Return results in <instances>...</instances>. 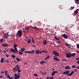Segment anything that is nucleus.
Instances as JSON below:
<instances>
[{"instance_id":"nucleus-33","label":"nucleus","mask_w":79,"mask_h":79,"mask_svg":"<svg viewBox=\"0 0 79 79\" xmlns=\"http://www.w3.org/2000/svg\"><path fill=\"white\" fill-rule=\"evenodd\" d=\"M50 57V56H48L47 57H46V58H45V60H47V59H48L49 58V57Z\"/></svg>"},{"instance_id":"nucleus-27","label":"nucleus","mask_w":79,"mask_h":79,"mask_svg":"<svg viewBox=\"0 0 79 79\" xmlns=\"http://www.w3.org/2000/svg\"><path fill=\"white\" fill-rule=\"evenodd\" d=\"M24 50H25V49L23 48H22L20 50V51H21L22 52H23V51Z\"/></svg>"},{"instance_id":"nucleus-39","label":"nucleus","mask_w":79,"mask_h":79,"mask_svg":"<svg viewBox=\"0 0 79 79\" xmlns=\"http://www.w3.org/2000/svg\"><path fill=\"white\" fill-rule=\"evenodd\" d=\"M72 68H76L75 65H73L72 66H71Z\"/></svg>"},{"instance_id":"nucleus-53","label":"nucleus","mask_w":79,"mask_h":79,"mask_svg":"<svg viewBox=\"0 0 79 79\" xmlns=\"http://www.w3.org/2000/svg\"><path fill=\"white\" fill-rule=\"evenodd\" d=\"M27 63H26V62H25L24 63V64H25V65H27Z\"/></svg>"},{"instance_id":"nucleus-8","label":"nucleus","mask_w":79,"mask_h":79,"mask_svg":"<svg viewBox=\"0 0 79 79\" xmlns=\"http://www.w3.org/2000/svg\"><path fill=\"white\" fill-rule=\"evenodd\" d=\"M10 52L15 53H18V52H16L14 49L11 48L10 49Z\"/></svg>"},{"instance_id":"nucleus-14","label":"nucleus","mask_w":79,"mask_h":79,"mask_svg":"<svg viewBox=\"0 0 79 79\" xmlns=\"http://www.w3.org/2000/svg\"><path fill=\"white\" fill-rule=\"evenodd\" d=\"M30 27H31V28H32L33 29H35V30H36L37 31L39 30V29L37 27H32L31 26Z\"/></svg>"},{"instance_id":"nucleus-36","label":"nucleus","mask_w":79,"mask_h":79,"mask_svg":"<svg viewBox=\"0 0 79 79\" xmlns=\"http://www.w3.org/2000/svg\"><path fill=\"white\" fill-rule=\"evenodd\" d=\"M7 78H9L10 79H13L12 78H11V77H10V75L7 76Z\"/></svg>"},{"instance_id":"nucleus-24","label":"nucleus","mask_w":79,"mask_h":79,"mask_svg":"<svg viewBox=\"0 0 79 79\" xmlns=\"http://www.w3.org/2000/svg\"><path fill=\"white\" fill-rule=\"evenodd\" d=\"M2 46H3V47H7L8 46V44H3L2 45Z\"/></svg>"},{"instance_id":"nucleus-26","label":"nucleus","mask_w":79,"mask_h":79,"mask_svg":"<svg viewBox=\"0 0 79 79\" xmlns=\"http://www.w3.org/2000/svg\"><path fill=\"white\" fill-rule=\"evenodd\" d=\"M14 48L15 51H16V52H18V49H17V48H16V47H14Z\"/></svg>"},{"instance_id":"nucleus-7","label":"nucleus","mask_w":79,"mask_h":79,"mask_svg":"<svg viewBox=\"0 0 79 79\" xmlns=\"http://www.w3.org/2000/svg\"><path fill=\"white\" fill-rule=\"evenodd\" d=\"M15 79H18V78H19V77H20V76L18 75L17 74H15Z\"/></svg>"},{"instance_id":"nucleus-2","label":"nucleus","mask_w":79,"mask_h":79,"mask_svg":"<svg viewBox=\"0 0 79 79\" xmlns=\"http://www.w3.org/2000/svg\"><path fill=\"white\" fill-rule=\"evenodd\" d=\"M22 33H23V32L21 30H19L16 33L17 37H21L22 36Z\"/></svg>"},{"instance_id":"nucleus-31","label":"nucleus","mask_w":79,"mask_h":79,"mask_svg":"<svg viewBox=\"0 0 79 79\" xmlns=\"http://www.w3.org/2000/svg\"><path fill=\"white\" fill-rule=\"evenodd\" d=\"M45 63V62L44 61H41L40 62V64H43V63Z\"/></svg>"},{"instance_id":"nucleus-42","label":"nucleus","mask_w":79,"mask_h":79,"mask_svg":"<svg viewBox=\"0 0 79 79\" xmlns=\"http://www.w3.org/2000/svg\"><path fill=\"white\" fill-rule=\"evenodd\" d=\"M62 60L64 61H68L67 60L65 59H63Z\"/></svg>"},{"instance_id":"nucleus-19","label":"nucleus","mask_w":79,"mask_h":79,"mask_svg":"<svg viewBox=\"0 0 79 79\" xmlns=\"http://www.w3.org/2000/svg\"><path fill=\"white\" fill-rule=\"evenodd\" d=\"M65 69H70V67L68 66H66L65 67Z\"/></svg>"},{"instance_id":"nucleus-63","label":"nucleus","mask_w":79,"mask_h":79,"mask_svg":"<svg viewBox=\"0 0 79 79\" xmlns=\"http://www.w3.org/2000/svg\"><path fill=\"white\" fill-rule=\"evenodd\" d=\"M6 62H7V63H9V61H6Z\"/></svg>"},{"instance_id":"nucleus-51","label":"nucleus","mask_w":79,"mask_h":79,"mask_svg":"<svg viewBox=\"0 0 79 79\" xmlns=\"http://www.w3.org/2000/svg\"><path fill=\"white\" fill-rule=\"evenodd\" d=\"M31 47H33L34 48H35V46H34V45H32L31 46Z\"/></svg>"},{"instance_id":"nucleus-54","label":"nucleus","mask_w":79,"mask_h":79,"mask_svg":"<svg viewBox=\"0 0 79 79\" xmlns=\"http://www.w3.org/2000/svg\"><path fill=\"white\" fill-rule=\"evenodd\" d=\"M0 42H2V41H3V39H1L0 40Z\"/></svg>"},{"instance_id":"nucleus-12","label":"nucleus","mask_w":79,"mask_h":79,"mask_svg":"<svg viewBox=\"0 0 79 79\" xmlns=\"http://www.w3.org/2000/svg\"><path fill=\"white\" fill-rule=\"evenodd\" d=\"M9 37V35L8 34H6L4 35L3 37L5 39H6V38H8Z\"/></svg>"},{"instance_id":"nucleus-48","label":"nucleus","mask_w":79,"mask_h":79,"mask_svg":"<svg viewBox=\"0 0 79 79\" xmlns=\"http://www.w3.org/2000/svg\"><path fill=\"white\" fill-rule=\"evenodd\" d=\"M57 37H56V36H55L54 37V39H55L56 40L57 39Z\"/></svg>"},{"instance_id":"nucleus-58","label":"nucleus","mask_w":79,"mask_h":79,"mask_svg":"<svg viewBox=\"0 0 79 79\" xmlns=\"http://www.w3.org/2000/svg\"><path fill=\"white\" fill-rule=\"evenodd\" d=\"M18 74L20 76L21 75V74L19 73H18Z\"/></svg>"},{"instance_id":"nucleus-18","label":"nucleus","mask_w":79,"mask_h":79,"mask_svg":"<svg viewBox=\"0 0 79 79\" xmlns=\"http://www.w3.org/2000/svg\"><path fill=\"white\" fill-rule=\"evenodd\" d=\"M16 67H15L13 69V71H14V72H16V71H18V69H17V68L16 69Z\"/></svg>"},{"instance_id":"nucleus-32","label":"nucleus","mask_w":79,"mask_h":79,"mask_svg":"<svg viewBox=\"0 0 79 79\" xmlns=\"http://www.w3.org/2000/svg\"><path fill=\"white\" fill-rule=\"evenodd\" d=\"M16 60L18 62L20 61H21V60H20V59H19V58H16Z\"/></svg>"},{"instance_id":"nucleus-52","label":"nucleus","mask_w":79,"mask_h":79,"mask_svg":"<svg viewBox=\"0 0 79 79\" xmlns=\"http://www.w3.org/2000/svg\"><path fill=\"white\" fill-rule=\"evenodd\" d=\"M74 6H73V7L71 6V8L72 9H74Z\"/></svg>"},{"instance_id":"nucleus-29","label":"nucleus","mask_w":79,"mask_h":79,"mask_svg":"<svg viewBox=\"0 0 79 79\" xmlns=\"http://www.w3.org/2000/svg\"><path fill=\"white\" fill-rule=\"evenodd\" d=\"M11 57L12 58H16V56L15 55H11Z\"/></svg>"},{"instance_id":"nucleus-45","label":"nucleus","mask_w":79,"mask_h":79,"mask_svg":"<svg viewBox=\"0 0 79 79\" xmlns=\"http://www.w3.org/2000/svg\"><path fill=\"white\" fill-rule=\"evenodd\" d=\"M32 41L33 43H34V39H33V38H32Z\"/></svg>"},{"instance_id":"nucleus-10","label":"nucleus","mask_w":79,"mask_h":79,"mask_svg":"<svg viewBox=\"0 0 79 79\" xmlns=\"http://www.w3.org/2000/svg\"><path fill=\"white\" fill-rule=\"evenodd\" d=\"M62 36L64 38V39H68V36L66 35V34H63L62 35Z\"/></svg>"},{"instance_id":"nucleus-16","label":"nucleus","mask_w":79,"mask_h":79,"mask_svg":"<svg viewBox=\"0 0 79 79\" xmlns=\"http://www.w3.org/2000/svg\"><path fill=\"white\" fill-rule=\"evenodd\" d=\"M10 24V21H6L5 22V24H6V25H8Z\"/></svg>"},{"instance_id":"nucleus-46","label":"nucleus","mask_w":79,"mask_h":79,"mask_svg":"<svg viewBox=\"0 0 79 79\" xmlns=\"http://www.w3.org/2000/svg\"><path fill=\"white\" fill-rule=\"evenodd\" d=\"M76 60L77 61H78V60H79V57L76 58Z\"/></svg>"},{"instance_id":"nucleus-50","label":"nucleus","mask_w":79,"mask_h":79,"mask_svg":"<svg viewBox=\"0 0 79 79\" xmlns=\"http://www.w3.org/2000/svg\"><path fill=\"white\" fill-rule=\"evenodd\" d=\"M76 69H79V66H77V67H76Z\"/></svg>"},{"instance_id":"nucleus-34","label":"nucleus","mask_w":79,"mask_h":79,"mask_svg":"<svg viewBox=\"0 0 79 79\" xmlns=\"http://www.w3.org/2000/svg\"><path fill=\"white\" fill-rule=\"evenodd\" d=\"M33 76H36V77H38V75H37V73L34 74Z\"/></svg>"},{"instance_id":"nucleus-47","label":"nucleus","mask_w":79,"mask_h":79,"mask_svg":"<svg viewBox=\"0 0 79 79\" xmlns=\"http://www.w3.org/2000/svg\"><path fill=\"white\" fill-rule=\"evenodd\" d=\"M4 73H6H6H8V71H5Z\"/></svg>"},{"instance_id":"nucleus-5","label":"nucleus","mask_w":79,"mask_h":79,"mask_svg":"<svg viewBox=\"0 0 79 79\" xmlns=\"http://www.w3.org/2000/svg\"><path fill=\"white\" fill-rule=\"evenodd\" d=\"M66 57L67 58H71V53H66Z\"/></svg>"},{"instance_id":"nucleus-1","label":"nucleus","mask_w":79,"mask_h":79,"mask_svg":"<svg viewBox=\"0 0 79 79\" xmlns=\"http://www.w3.org/2000/svg\"><path fill=\"white\" fill-rule=\"evenodd\" d=\"M74 72L73 71L71 73H70V71L68 70L67 71L64 72L63 73L64 74H66V75H67L68 76H72V75L74 74ZM69 73H70L69 74Z\"/></svg>"},{"instance_id":"nucleus-56","label":"nucleus","mask_w":79,"mask_h":79,"mask_svg":"<svg viewBox=\"0 0 79 79\" xmlns=\"http://www.w3.org/2000/svg\"><path fill=\"white\" fill-rule=\"evenodd\" d=\"M74 71L75 72H76V71H77V69H74Z\"/></svg>"},{"instance_id":"nucleus-40","label":"nucleus","mask_w":79,"mask_h":79,"mask_svg":"<svg viewBox=\"0 0 79 79\" xmlns=\"http://www.w3.org/2000/svg\"><path fill=\"white\" fill-rule=\"evenodd\" d=\"M77 48H79V44H77Z\"/></svg>"},{"instance_id":"nucleus-30","label":"nucleus","mask_w":79,"mask_h":79,"mask_svg":"<svg viewBox=\"0 0 79 79\" xmlns=\"http://www.w3.org/2000/svg\"><path fill=\"white\" fill-rule=\"evenodd\" d=\"M65 45L67 46V47H69V46H70V44H68V43H66Z\"/></svg>"},{"instance_id":"nucleus-57","label":"nucleus","mask_w":79,"mask_h":79,"mask_svg":"<svg viewBox=\"0 0 79 79\" xmlns=\"http://www.w3.org/2000/svg\"><path fill=\"white\" fill-rule=\"evenodd\" d=\"M0 52L1 53V52H2V50L0 49Z\"/></svg>"},{"instance_id":"nucleus-35","label":"nucleus","mask_w":79,"mask_h":79,"mask_svg":"<svg viewBox=\"0 0 79 79\" xmlns=\"http://www.w3.org/2000/svg\"><path fill=\"white\" fill-rule=\"evenodd\" d=\"M18 46V45H17L15 44H14V47H16Z\"/></svg>"},{"instance_id":"nucleus-11","label":"nucleus","mask_w":79,"mask_h":79,"mask_svg":"<svg viewBox=\"0 0 79 79\" xmlns=\"http://www.w3.org/2000/svg\"><path fill=\"white\" fill-rule=\"evenodd\" d=\"M15 68H17V69L18 71V73H20V72H21L20 69H19V66H18V65H16Z\"/></svg>"},{"instance_id":"nucleus-55","label":"nucleus","mask_w":79,"mask_h":79,"mask_svg":"<svg viewBox=\"0 0 79 79\" xmlns=\"http://www.w3.org/2000/svg\"><path fill=\"white\" fill-rule=\"evenodd\" d=\"M60 40V39L57 38V40Z\"/></svg>"},{"instance_id":"nucleus-64","label":"nucleus","mask_w":79,"mask_h":79,"mask_svg":"<svg viewBox=\"0 0 79 79\" xmlns=\"http://www.w3.org/2000/svg\"><path fill=\"white\" fill-rule=\"evenodd\" d=\"M54 69H52V71H54Z\"/></svg>"},{"instance_id":"nucleus-59","label":"nucleus","mask_w":79,"mask_h":79,"mask_svg":"<svg viewBox=\"0 0 79 79\" xmlns=\"http://www.w3.org/2000/svg\"><path fill=\"white\" fill-rule=\"evenodd\" d=\"M46 79H49V77H46Z\"/></svg>"},{"instance_id":"nucleus-23","label":"nucleus","mask_w":79,"mask_h":79,"mask_svg":"<svg viewBox=\"0 0 79 79\" xmlns=\"http://www.w3.org/2000/svg\"><path fill=\"white\" fill-rule=\"evenodd\" d=\"M31 40L29 39L27 41V44H30V43H31Z\"/></svg>"},{"instance_id":"nucleus-62","label":"nucleus","mask_w":79,"mask_h":79,"mask_svg":"<svg viewBox=\"0 0 79 79\" xmlns=\"http://www.w3.org/2000/svg\"><path fill=\"white\" fill-rule=\"evenodd\" d=\"M4 52H5V53H6V51H3Z\"/></svg>"},{"instance_id":"nucleus-60","label":"nucleus","mask_w":79,"mask_h":79,"mask_svg":"<svg viewBox=\"0 0 79 79\" xmlns=\"http://www.w3.org/2000/svg\"><path fill=\"white\" fill-rule=\"evenodd\" d=\"M2 77H3V76H0V78H2Z\"/></svg>"},{"instance_id":"nucleus-28","label":"nucleus","mask_w":79,"mask_h":79,"mask_svg":"<svg viewBox=\"0 0 79 79\" xmlns=\"http://www.w3.org/2000/svg\"><path fill=\"white\" fill-rule=\"evenodd\" d=\"M76 54V53H73L72 54L71 53V56H75V54Z\"/></svg>"},{"instance_id":"nucleus-3","label":"nucleus","mask_w":79,"mask_h":79,"mask_svg":"<svg viewBox=\"0 0 79 79\" xmlns=\"http://www.w3.org/2000/svg\"><path fill=\"white\" fill-rule=\"evenodd\" d=\"M34 50H33L32 51H25L24 52V53H30V54H32L33 53H34Z\"/></svg>"},{"instance_id":"nucleus-6","label":"nucleus","mask_w":79,"mask_h":79,"mask_svg":"<svg viewBox=\"0 0 79 79\" xmlns=\"http://www.w3.org/2000/svg\"><path fill=\"white\" fill-rule=\"evenodd\" d=\"M29 28H23V32H25V31H26V30H27V31H26V32H29Z\"/></svg>"},{"instance_id":"nucleus-21","label":"nucleus","mask_w":79,"mask_h":79,"mask_svg":"<svg viewBox=\"0 0 79 79\" xmlns=\"http://www.w3.org/2000/svg\"><path fill=\"white\" fill-rule=\"evenodd\" d=\"M79 12V9H77L76 11H75V13L76 14H77L78 12Z\"/></svg>"},{"instance_id":"nucleus-13","label":"nucleus","mask_w":79,"mask_h":79,"mask_svg":"<svg viewBox=\"0 0 79 79\" xmlns=\"http://www.w3.org/2000/svg\"><path fill=\"white\" fill-rule=\"evenodd\" d=\"M55 73H58V72H57V71H53L51 74L52 76H54Z\"/></svg>"},{"instance_id":"nucleus-17","label":"nucleus","mask_w":79,"mask_h":79,"mask_svg":"<svg viewBox=\"0 0 79 79\" xmlns=\"http://www.w3.org/2000/svg\"><path fill=\"white\" fill-rule=\"evenodd\" d=\"M35 52L36 54L39 55L40 53V51H39V50H36L35 51Z\"/></svg>"},{"instance_id":"nucleus-38","label":"nucleus","mask_w":79,"mask_h":79,"mask_svg":"<svg viewBox=\"0 0 79 79\" xmlns=\"http://www.w3.org/2000/svg\"><path fill=\"white\" fill-rule=\"evenodd\" d=\"M19 53L20 55H23V52H21V51H19Z\"/></svg>"},{"instance_id":"nucleus-49","label":"nucleus","mask_w":79,"mask_h":79,"mask_svg":"<svg viewBox=\"0 0 79 79\" xmlns=\"http://www.w3.org/2000/svg\"><path fill=\"white\" fill-rule=\"evenodd\" d=\"M60 41H57V44H60Z\"/></svg>"},{"instance_id":"nucleus-25","label":"nucleus","mask_w":79,"mask_h":79,"mask_svg":"<svg viewBox=\"0 0 79 79\" xmlns=\"http://www.w3.org/2000/svg\"><path fill=\"white\" fill-rule=\"evenodd\" d=\"M41 74H42L43 75L45 76V75L47 74V73L46 72H43L42 73H41Z\"/></svg>"},{"instance_id":"nucleus-41","label":"nucleus","mask_w":79,"mask_h":79,"mask_svg":"<svg viewBox=\"0 0 79 79\" xmlns=\"http://www.w3.org/2000/svg\"><path fill=\"white\" fill-rule=\"evenodd\" d=\"M6 56L7 57V58H8V57H9V56H10L6 54Z\"/></svg>"},{"instance_id":"nucleus-20","label":"nucleus","mask_w":79,"mask_h":79,"mask_svg":"<svg viewBox=\"0 0 79 79\" xmlns=\"http://www.w3.org/2000/svg\"><path fill=\"white\" fill-rule=\"evenodd\" d=\"M47 40H44V41H43V43L44 44V45L47 44Z\"/></svg>"},{"instance_id":"nucleus-37","label":"nucleus","mask_w":79,"mask_h":79,"mask_svg":"<svg viewBox=\"0 0 79 79\" xmlns=\"http://www.w3.org/2000/svg\"><path fill=\"white\" fill-rule=\"evenodd\" d=\"M44 52V50L41 51H40V55H41V54H42V52Z\"/></svg>"},{"instance_id":"nucleus-22","label":"nucleus","mask_w":79,"mask_h":79,"mask_svg":"<svg viewBox=\"0 0 79 79\" xmlns=\"http://www.w3.org/2000/svg\"><path fill=\"white\" fill-rule=\"evenodd\" d=\"M3 60H4V59H3V58H1V60H0V62H1V63H3Z\"/></svg>"},{"instance_id":"nucleus-9","label":"nucleus","mask_w":79,"mask_h":79,"mask_svg":"<svg viewBox=\"0 0 79 79\" xmlns=\"http://www.w3.org/2000/svg\"><path fill=\"white\" fill-rule=\"evenodd\" d=\"M53 54H54L56 56H60L59 53H58L56 51H54L53 52Z\"/></svg>"},{"instance_id":"nucleus-4","label":"nucleus","mask_w":79,"mask_h":79,"mask_svg":"<svg viewBox=\"0 0 79 79\" xmlns=\"http://www.w3.org/2000/svg\"><path fill=\"white\" fill-rule=\"evenodd\" d=\"M53 58H54L53 59L55 60V61H60V60H59V59H58V58L56 57V56H54Z\"/></svg>"},{"instance_id":"nucleus-43","label":"nucleus","mask_w":79,"mask_h":79,"mask_svg":"<svg viewBox=\"0 0 79 79\" xmlns=\"http://www.w3.org/2000/svg\"><path fill=\"white\" fill-rule=\"evenodd\" d=\"M43 53H47V51H45V50H43Z\"/></svg>"},{"instance_id":"nucleus-61","label":"nucleus","mask_w":79,"mask_h":79,"mask_svg":"<svg viewBox=\"0 0 79 79\" xmlns=\"http://www.w3.org/2000/svg\"><path fill=\"white\" fill-rule=\"evenodd\" d=\"M1 73H2V74H3V73H4V72H1Z\"/></svg>"},{"instance_id":"nucleus-44","label":"nucleus","mask_w":79,"mask_h":79,"mask_svg":"<svg viewBox=\"0 0 79 79\" xmlns=\"http://www.w3.org/2000/svg\"><path fill=\"white\" fill-rule=\"evenodd\" d=\"M49 79H54V77H50Z\"/></svg>"},{"instance_id":"nucleus-15","label":"nucleus","mask_w":79,"mask_h":79,"mask_svg":"<svg viewBox=\"0 0 79 79\" xmlns=\"http://www.w3.org/2000/svg\"><path fill=\"white\" fill-rule=\"evenodd\" d=\"M75 1V3L77 5L79 4V0H74Z\"/></svg>"}]
</instances>
